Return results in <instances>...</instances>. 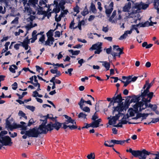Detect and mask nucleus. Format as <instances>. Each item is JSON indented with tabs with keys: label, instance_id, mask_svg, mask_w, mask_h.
I'll return each mask as SVG.
<instances>
[{
	"label": "nucleus",
	"instance_id": "obj_1",
	"mask_svg": "<svg viewBox=\"0 0 159 159\" xmlns=\"http://www.w3.org/2000/svg\"><path fill=\"white\" fill-rule=\"evenodd\" d=\"M148 7V5L147 4L141 2L135 4V6L132 7V11L130 13L129 12L126 14L125 18L126 19H132L130 20L132 23H136L137 21L139 19L140 16L139 13L140 12L141 9H146Z\"/></svg>",
	"mask_w": 159,
	"mask_h": 159
},
{
	"label": "nucleus",
	"instance_id": "obj_2",
	"mask_svg": "<svg viewBox=\"0 0 159 159\" xmlns=\"http://www.w3.org/2000/svg\"><path fill=\"white\" fill-rule=\"evenodd\" d=\"M149 80L146 81V83L143 87V89H146L144 90L143 92L142 93L141 96L143 98L142 101L147 102H149L151 101L153 96V93L152 92L149 93V89L152 85L154 83V81H152L150 83H149Z\"/></svg>",
	"mask_w": 159,
	"mask_h": 159
},
{
	"label": "nucleus",
	"instance_id": "obj_3",
	"mask_svg": "<svg viewBox=\"0 0 159 159\" xmlns=\"http://www.w3.org/2000/svg\"><path fill=\"white\" fill-rule=\"evenodd\" d=\"M148 106V103L144 101L137 102L133 106L134 110L132 108L129 109L127 115H129L130 116H134L135 114L137 113L138 111H140L145 109Z\"/></svg>",
	"mask_w": 159,
	"mask_h": 159
},
{
	"label": "nucleus",
	"instance_id": "obj_4",
	"mask_svg": "<svg viewBox=\"0 0 159 159\" xmlns=\"http://www.w3.org/2000/svg\"><path fill=\"white\" fill-rule=\"evenodd\" d=\"M114 110L113 111V114L116 112H117L118 114H116V116H113L111 119H110V117L108 118V119H109L108 123L110 125L115 124L116 121L118 120L120 116L123 115V114L121 112L123 111L124 108L123 106H120L114 107Z\"/></svg>",
	"mask_w": 159,
	"mask_h": 159
},
{
	"label": "nucleus",
	"instance_id": "obj_5",
	"mask_svg": "<svg viewBox=\"0 0 159 159\" xmlns=\"http://www.w3.org/2000/svg\"><path fill=\"white\" fill-rule=\"evenodd\" d=\"M152 18V17H150L149 19V20L150 21V22H149L148 21H147L144 23H139L137 25H132L131 27L130 30H129V31H131V34L133 30H136V29L137 30V27L138 26H139L140 27H148L149 26H153L154 24H157V22H153L151 21Z\"/></svg>",
	"mask_w": 159,
	"mask_h": 159
},
{
	"label": "nucleus",
	"instance_id": "obj_6",
	"mask_svg": "<svg viewBox=\"0 0 159 159\" xmlns=\"http://www.w3.org/2000/svg\"><path fill=\"white\" fill-rule=\"evenodd\" d=\"M11 138L8 136H1L0 134V149L3 146H10L12 144Z\"/></svg>",
	"mask_w": 159,
	"mask_h": 159
},
{
	"label": "nucleus",
	"instance_id": "obj_7",
	"mask_svg": "<svg viewBox=\"0 0 159 159\" xmlns=\"http://www.w3.org/2000/svg\"><path fill=\"white\" fill-rule=\"evenodd\" d=\"M26 134L29 137L37 138L39 134L38 129L37 128H34L26 131Z\"/></svg>",
	"mask_w": 159,
	"mask_h": 159
},
{
	"label": "nucleus",
	"instance_id": "obj_8",
	"mask_svg": "<svg viewBox=\"0 0 159 159\" xmlns=\"http://www.w3.org/2000/svg\"><path fill=\"white\" fill-rule=\"evenodd\" d=\"M66 0H59V5H56L53 8V11L56 12V13H58L60 10L61 8L62 10H64L65 8L64 5L66 3Z\"/></svg>",
	"mask_w": 159,
	"mask_h": 159
},
{
	"label": "nucleus",
	"instance_id": "obj_9",
	"mask_svg": "<svg viewBox=\"0 0 159 159\" xmlns=\"http://www.w3.org/2000/svg\"><path fill=\"white\" fill-rule=\"evenodd\" d=\"M62 124L57 121H55V123H53L51 122L50 123L48 124V127L49 128V130L51 131L54 129H55L57 130L59 129L61 127Z\"/></svg>",
	"mask_w": 159,
	"mask_h": 159
},
{
	"label": "nucleus",
	"instance_id": "obj_10",
	"mask_svg": "<svg viewBox=\"0 0 159 159\" xmlns=\"http://www.w3.org/2000/svg\"><path fill=\"white\" fill-rule=\"evenodd\" d=\"M37 129L39 134H46L48 131H50L49 128L48 127V124L46 126L45 125L41 124Z\"/></svg>",
	"mask_w": 159,
	"mask_h": 159
},
{
	"label": "nucleus",
	"instance_id": "obj_11",
	"mask_svg": "<svg viewBox=\"0 0 159 159\" xmlns=\"http://www.w3.org/2000/svg\"><path fill=\"white\" fill-rule=\"evenodd\" d=\"M102 44L101 43H98L94 44L92 45L90 49H92V50H96L95 51L94 53L95 54H99L102 51V50L101 49L102 48Z\"/></svg>",
	"mask_w": 159,
	"mask_h": 159
},
{
	"label": "nucleus",
	"instance_id": "obj_12",
	"mask_svg": "<svg viewBox=\"0 0 159 159\" xmlns=\"http://www.w3.org/2000/svg\"><path fill=\"white\" fill-rule=\"evenodd\" d=\"M28 3H27L26 4L25 7V10L24 11L25 13L28 14V15H34L36 13V11L33 10L30 7V6L31 5L27 4Z\"/></svg>",
	"mask_w": 159,
	"mask_h": 159
},
{
	"label": "nucleus",
	"instance_id": "obj_13",
	"mask_svg": "<svg viewBox=\"0 0 159 159\" xmlns=\"http://www.w3.org/2000/svg\"><path fill=\"white\" fill-rule=\"evenodd\" d=\"M113 2H111L108 6L105 5V8L106 9V13L108 16H109L110 14L113 10Z\"/></svg>",
	"mask_w": 159,
	"mask_h": 159
},
{
	"label": "nucleus",
	"instance_id": "obj_14",
	"mask_svg": "<svg viewBox=\"0 0 159 159\" xmlns=\"http://www.w3.org/2000/svg\"><path fill=\"white\" fill-rule=\"evenodd\" d=\"M52 115L51 114H48L47 116H44L41 117L40 120L41 121H43L42 124L45 125L47 123V119L48 118L51 119L52 120L54 121L55 120L54 118L52 117Z\"/></svg>",
	"mask_w": 159,
	"mask_h": 159
},
{
	"label": "nucleus",
	"instance_id": "obj_15",
	"mask_svg": "<svg viewBox=\"0 0 159 159\" xmlns=\"http://www.w3.org/2000/svg\"><path fill=\"white\" fill-rule=\"evenodd\" d=\"M112 99L113 101V103H119L121 102L122 101V98L120 94L118 95L116 97L115 96H114L112 98ZM118 106H123V105H120L119 104H118Z\"/></svg>",
	"mask_w": 159,
	"mask_h": 159
},
{
	"label": "nucleus",
	"instance_id": "obj_16",
	"mask_svg": "<svg viewBox=\"0 0 159 159\" xmlns=\"http://www.w3.org/2000/svg\"><path fill=\"white\" fill-rule=\"evenodd\" d=\"M54 40V38H48L47 40L45 42L43 45L46 46H51L53 44Z\"/></svg>",
	"mask_w": 159,
	"mask_h": 159
},
{
	"label": "nucleus",
	"instance_id": "obj_17",
	"mask_svg": "<svg viewBox=\"0 0 159 159\" xmlns=\"http://www.w3.org/2000/svg\"><path fill=\"white\" fill-rule=\"evenodd\" d=\"M101 121V119H97L96 120H93L92 122L93 128H97L99 126L100 123Z\"/></svg>",
	"mask_w": 159,
	"mask_h": 159
},
{
	"label": "nucleus",
	"instance_id": "obj_18",
	"mask_svg": "<svg viewBox=\"0 0 159 159\" xmlns=\"http://www.w3.org/2000/svg\"><path fill=\"white\" fill-rule=\"evenodd\" d=\"M61 124L63 125V128L64 129H66L67 127H69L71 129H74L77 128V126L75 125H67L66 122H64Z\"/></svg>",
	"mask_w": 159,
	"mask_h": 159
},
{
	"label": "nucleus",
	"instance_id": "obj_19",
	"mask_svg": "<svg viewBox=\"0 0 159 159\" xmlns=\"http://www.w3.org/2000/svg\"><path fill=\"white\" fill-rule=\"evenodd\" d=\"M131 8V3L128 2L125 4L123 7V11L124 12H128Z\"/></svg>",
	"mask_w": 159,
	"mask_h": 159
},
{
	"label": "nucleus",
	"instance_id": "obj_20",
	"mask_svg": "<svg viewBox=\"0 0 159 159\" xmlns=\"http://www.w3.org/2000/svg\"><path fill=\"white\" fill-rule=\"evenodd\" d=\"M131 31H129V30H127L124 33L121 35L119 38V39L120 40H122L123 39H125L128 36V34H131Z\"/></svg>",
	"mask_w": 159,
	"mask_h": 159
},
{
	"label": "nucleus",
	"instance_id": "obj_21",
	"mask_svg": "<svg viewBox=\"0 0 159 159\" xmlns=\"http://www.w3.org/2000/svg\"><path fill=\"white\" fill-rule=\"evenodd\" d=\"M110 142L111 143H113L114 144L122 145L125 143V140H111Z\"/></svg>",
	"mask_w": 159,
	"mask_h": 159
},
{
	"label": "nucleus",
	"instance_id": "obj_22",
	"mask_svg": "<svg viewBox=\"0 0 159 159\" xmlns=\"http://www.w3.org/2000/svg\"><path fill=\"white\" fill-rule=\"evenodd\" d=\"M100 62L102 63V65L107 70H108L110 67V64L106 61H101Z\"/></svg>",
	"mask_w": 159,
	"mask_h": 159
},
{
	"label": "nucleus",
	"instance_id": "obj_23",
	"mask_svg": "<svg viewBox=\"0 0 159 159\" xmlns=\"http://www.w3.org/2000/svg\"><path fill=\"white\" fill-rule=\"evenodd\" d=\"M52 74H56V76H59L61 75V72L60 71H58L57 67H55L54 69H51L50 70Z\"/></svg>",
	"mask_w": 159,
	"mask_h": 159
},
{
	"label": "nucleus",
	"instance_id": "obj_24",
	"mask_svg": "<svg viewBox=\"0 0 159 159\" xmlns=\"http://www.w3.org/2000/svg\"><path fill=\"white\" fill-rule=\"evenodd\" d=\"M80 107L83 111L89 113L90 112V109L89 107H83V105L78 104Z\"/></svg>",
	"mask_w": 159,
	"mask_h": 159
},
{
	"label": "nucleus",
	"instance_id": "obj_25",
	"mask_svg": "<svg viewBox=\"0 0 159 159\" xmlns=\"http://www.w3.org/2000/svg\"><path fill=\"white\" fill-rule=\"evenodd\" d=\"M144 151V149H143L142 151H140L139 159H146L147 156Z\"/></svg>",
	"mask_w": 159,
	"mask_h": 159
},
{
	"label": "nucleus",
	"instance_id": "obj_26",
	"mask_svg": "<svg viewBox=\"0 0 159 159\" xmlns=\"http://www.w3.org/2000/svg\"><path fill=\"white\" fill-rule=\"evenodd\" d=\"M47 0H40L39 2V7H41V8L46 7V2H47Z\"/></svg>",
	"mask_w": 159,
	"mask_h": 159
},
{
	"label": "nucleus",
	"instance_id": "obj_27",
	"mask_svg": "<svg viewBox=\"0 0 159 159\" xmlns=\"http://www.w3.org/2000/svg\"><path fill=\"white\" fill-rule=\"evenodd\" d=\"M21 126L20 125H17L15 123H13L11 125H9V129L10 130H12L13 129L19 128Z\"/></svg>",
	"mask_w": 159,
	"mask_h": 159
},
{
	"label": "nucleus",
	"instance_id": "obj_28",
	"mask_svg": "<svg viewBox=\"0 0 159 159\" xmlns=\"http://www.w3.org/2000/svg\"><path fill=\"white\" fill-rule=\"evenodd\" d=\"M37 4V0H29L27 4L29 5H33V7L36 8L35 5Z\"/></svg>",
	"mask_w": 159,
	"mask_h": 159
},
{
	"label": "nucleus",
	"instance_id": "obj_29",
	"mask_svg": "<svg viewBox=\"0 0 159 159\" xmlns=\"http://www.w3.org/2000/svg\"><path fill=\"white\" fill-rule=\"evenodd\" d=\"M55 7L54 5H50V6L48 7V11H49L48 15V17H49L51 16V13L52 12H55L53 11V9L52 10V7Z\"/></svg>",
	"mask_w": 159,
	"mask_h": 159
},
{
	"label": "nucleus",
	"instance_id": "obj_30",
	"mask_svg": "<svg viewBox=\"0 0 159 159\" xmlns=\"http://www.w3.org/2000/svg\"><path fill=\"white\" fill-rule=\"evenodd\" d=\"M90 10L92 11V12L94 13H95L97 12V10L96 9L95 5L92 2L91 4V6H90Z\"/></svg>",
	"mask_w": 159,
	"mask_h": 159
},
{
	"label": "nucleus",
	"instance_id": "obj_31",
	"mask_svg": "<svg viewBox=\"0 0 159 159\" xmlns=\"http://www.w3.org/2000/svg\"><path fill=\"white\" fill-rule=\"evenodd\" d=\"M87 103L90 105H92V103L91 102L90 100H88L87 101H86L84 100L82 98L81 99L80 101L79 102L78 104H80L82 105H84V103Z\"/></svg>",
	"mask_w": 159,
	"mask_h": 159
},
{
	"label": "nucleus",
	"instance_id": "obj_32",
	"mask_svg": "<svg viewBox=\"0 0 159 159\" xmlns=\"http://www.w3.org/2000/svg\"><path fill=\"white\" fill-rule=\"evenodd\" d=\"M116 15V11L115 10L113 11L112 13L111 16L110 17L109 19V21L111 22L112 23H115L114 20H112L113 19Z\"/></svg>",
	"mask_w": 159,
	"mask_h": 159
},
{
	"label": "nucleus",
	"instance_id": "obj_33",
	"mask_svg": "<svg viewBox=\"0 0 159 159\" xmlns=\"http://www.w3.org/2000/svg\"><path fill=\"white\" fill-rule=\"evenodd\" d=\"M54 31V30H49L46 34L48 38H54L53 37V32Z\"/></svg>",
	"mask_w": 159,
	"mask_h": 159
},
{
	"label": "nucleus",
	"instance_id": "obj_34",
	"mask_svg": "<svg viewBox=\"0 0 159 159\" xmlns=\"http://www.w3.org/2000/svg\"><path fill=\"white\" fill-rule=\"evenodd\" d=\"M17 69V67L15 65H12L9 68V70L11 72L13 73H15L16 72L15 70Z\"/></svg>",
	"mask_w": 159,
	"mask_h": 159
},
{
	"label": "nucleus",
	"instance_id": "obj_35",
	"mask_svg": "<svg viewBox=\"0 0 159 159\" xmlns=\"http://www.w3.org/2000/svg\"><path fill=\"white\" fill-rule=\"evenodd\" d=\"M29 43V40L28 39L27 40H24L23 42H20V43L21 44V46H22L23 47H24L28 45V44Z\"/></svg>",
	"mask_w": 159,
	"mask_h": 159
},
{
	"label": "nucleus",
	"instance_id": "obj_36",
	"mask_svg": "<svg viewBox=\"0 0 159 159\" xmlns=\"http://www.w3.org/2000/svg\"><path fill=\"white\" fill-rule=\"evenodd\" d=\"M140 97H141L142 98H143L141 96H140V97H137V96H135V97H133L131 99V102H137L138 101H139V99H140L139 98ZM142 99H143V98H142L141 102L143 101Z\"/></svg>",
	"mask_w": 159,
	"mask_h": 159
},
{
	"label": "nucleus",
	"instance_id": "obj_37",
	"mask_svg": "<svg viewBox=\"0 0 159 159\" xmlns=\"http://www.w3.org/2000/svg\"><path fill=\"white\" fill-rule=\"evenodd\" d=\"M45 36L44 35H42L41 36L40 38L39 39V41L40 42V43L42 45H43L45 42Z\"/></svg>",
	"mask_w": 159,
	"mask_h": 159
},
{
	"label": "nucleus",
	"instance_id": "obj_38",
	"mask_svg": "<svg viewBox=\"0 0 159 159\" xmlns=\"http://www.w3.org/2000/svg\"><path fill=\"white\" fill-rule=\"evenodd\" d=\"M122 79L125 81V82L129 84L131 82L130 76L126 77V76H123L122 77Z\"/></svg>",
	"mask_w": 159,
	"mask_h": 159
},
{
	"label": "nucleus",
	"instance_id": "obj_39",
	"mask_svg": "<svg viewBox=\"0 0 159 159\" xmlns=\"http://www.w3.org/2000/svg\"><path fill=\"white\" fill-rule=\"evenodd\" d=\"M88 159H95V155L94 152H91L87 156Z\"/></svg>",
	"mask_w": 159,
	"mask_h": 159
},
{
	"label": "nucleus",
	"instance_id": "obj_40",
	"mask_svg": "<svg viewBox=\"0 0 159 159\" xmlns=\"http://www.w3.org/2000/svg\"><path fill=\"white\" fill-rule=\"evenodd\" d=\"M140 151L139 150H134L132 155L135 157H137L139 156Z\"/></svg>",
	"mask_w": 159,
	"mask_h": 159
},
{
	"label": "nucleus",
	"instance_id": "obj_41",
	"mask_svg": "<svg viewBox=\"0 0 159 159\" xmlns=\"http://www.w3.org/2000/svg\"><path fill=\"white\" fill-rule=\"evenodd\" d=\"M148 107L150 108L153 111H155L157 108V106L155 105H152L151 104H149Z\"/></svg>",
	"mask_w": 159,
	"mask_h": 159
},
{
	"label": "nucleus",
	"instance_id": "obj_42",
	"mask_svg": "<svg viewBox=\"0 0 159 159\" xmlns=\"http://www.w3.org/2000/svg\"><path fill=\"white\" fill-rule=\"evenodd\" d=\"M88 13L89 11L86 7L84 8L83 11L81 13L82 15L84 16L88 14Z\"/></svg>",
	"mask_w": 159,
	"mask_h": 159
},
{
	"label": "nucleus",
	"instance_id": "obj_43",
	"mask_svg": "<svg viewBox=\"0 0 159 159\" xmlns=\"http://www.w3.org/2000/svg\"><path fill=\"white\" fill-rule=\"evenodd\" d=\"M6 11V7H4V8L1 6H0V14H4Z\"/></svg>",
	"mask_w": 159,
	"mask_h": 159
},
{
	"label": "nucleus",
	"instance_id": "obj_44",
	"mask_svg": "<svg viewBox=\"0 0 159 159\" xmlns=\"http://www.w3.org/2000/svg\"><path fill=\"white\" fill-rule=\"evenodd\" d=\"M18 17H16L15 19L12 21L11 22V24H13L14 25H16L18 23Z\"/></svg>",
	"mask_w": 159,
	"mask_h": 159
},
{
	"label": "nucleus",
	"instance_id": "obj_45",
	"mask_svg": "<svg viewBox=\"0 0 159 159\" xmlns=\"http://www.w3.org/2000/svg\"><path fill=\"white\" fill-rule=\"evenodd\" d=\"M150 114V113H143L141 114V116L142 118H139V119H140L141 121H142L144 119H145L146 117Z\"/></svg>",
	"mask_w": 159,
	"mask_h": 159
},
{
	"label": "nucleus",
	"instance_id": "obj_46",
	"mask_svg": "<svg viewBox=\"0 0 159 159\" xmlns=\"http://www.w3.org/2000/svg\"><path fill=\"white\" fill-rule=\"evenodd\" d=\"M75 23L74 22V20H72L70 25V28L71 29H75L77 28V26L74 27Z\"/></svg>",
	"mask_w": 159,
	"mask_h": 159
},
{
	"label": "nucleus",
	"instance_id": "obj_47",
	"mask_svg": "<svg viewBox=\"0 0 159 159\" xmlns=\"http://www.w3.org/2000/svg\"><path fill=\"white\" fill-rule=\"evenodd\" d=\"M69 52L71 53L73 55H77L80 52L79 50L74 51L73 50H69Z\"/></svg>",
	"mask_w": 159,
	"mask_h": 159
},
{
	"label": "nucleus",
	"instance_id": "obj_48",
	"mask_svg": "<svg viewBox=\"0 0 159 159\" xmlns=\"http://www.w3.org/2000/svg\"><path fill=\"white\" fill-rule=\"evenodd\" d=\"M57 14L55 16V19L57 22L60 21L62 17H63L62 14H60L58 17H57Z\"/></svg>",
	"mask_w": 159,
	"mask_h": 159
},
{
	"label": "nucleus",
	"instance_id": "obj_49",
	"mask_svg": "<svg viewBox=\"0 0 159 159\" xmlns=\"http://www.w3.org/2000/svg\"><path fill=\"white\" fill-rule=\"evenodd\" d=\"M18 114L19 116L23 117L26 119L27 118V116H25V114L22 111H19Z\"/></svg>",
	"mask_w": 159,
	"mask_h": 159
},
{
	"label": "nucleus",
	"instance_id": "obj_50",
	"mask_svg": "<svg viewBox=\"0 0 159 159\" xmlns=\"http://www.w3.org/2000/svg\"><path fill=\"white\" fill-rule=\"evenodd\" d=\"M86 116L87 115L83 112H81L78 115V117L79 118H81L85 119L86 118Z\"/></svg>",
	"mask_w": 159,
	"mask_h": 159
},
{
	"label": "nucleus",
	"instance_id": "obj_51",
	"mask_svg": "<svg viewBox=\"0 0 159 159\" xmlns=\"http://www.w3.org/2000/svg\"><path fill=\"white\" fill-rule=\"evenodd\" d=\"M24 31L21 29H19L18 31L15 32L14 33V34L16 36L19 35L20 33L24 32Z\"/></svg>",
	"mask_w": 159,
	"mask_h": 159
},
{
	"label": "nucleus",
	"instance_id": "obj_52",
	"mask_svg": "<svg viewBox=\"0 0 159 159\" xmlns=\"http://www.w3.org/2000/svg\"><path fill=\"white\" fill-rule=\"evenodd\" d=\"M69 118H67V122H70V123H72L73 125H74V124H76L75 122L74 121V120H73L71 117H69Z\"/></svg>",
	"mask_w": 159,
	"mask_h": 159
},
{
	"label": "nucleus",
	"instance_id": "obj_53",
	"mask_svg": "<svg viewBox=\"0 0 159 159\" xmlns=\"http://www.w3.org/2000/svg\"><path fill=\"white\" fill-rule=\"evenodd\" d=\"M20 42H19L18 43H16L14 46V48L16 50H18L19 49L20 47L21 46V44L20 43Z\"/></svg>",
	"mask_w": 159,
	"mask_h": 159
},
{
	"label": "nucleus",
	"instance_id": "obj_54",
	"mask_svg": "<svg viewBox=\"0 0 159 159\" xmlns=\"http://www.w3.org/2000/svg\"><path fill=\"white\" fill-rule=\"evenodd\" d=\"M158 121H159V118L153 119L151 122L148 123V124L149 125L151 123H155Z\"/></svg>",
	"mask_w": 159,
	"mask_h": 159
},
{
	"label": "nucleus",
	"instance_id": "obj_55",
	"mask_svg": "<svg viewBox=\"0 0 159 159\" xmlns=\"http://www.w3.org/2000/svg\"><path fill=\"white\" fill-rule=\"evenodd\" d=\"M26 107L32 111H34L35 109V107L32 106H27Z\"/></svg>",
	"mask_w": 159,
	"mask_h": 159
},
{
	"label": "nucleus",
	"instance_id": "obj_56",
	"mask_svg": "<svg viewBox=\"0 0 159 159\" xmlns=\"http://www.w3.org/2000/svg\"><path fill=\"white\" fill-rule=\"evenodd\" d=\"M79 9L80 7L77 5H76L74 8V12H76V14H77L80 11Z\"/></svg>",
	"mask_w": 159,
	"mask_h": 159
},
{
	"label": "nucleus",
	"instance_id": "obj_57",
	"mask_svg": "<svg viewBox=\"0 0 159 159\" xmlns=\"http://www.w3.org/2000/svg\"><path fill=\"white\" fill-rule=\"evenodd\" d=\"M86 125L85 126H84L82 127V129H83L84 128H88L90 127H92L93 128V126L92 125V122L89 124H86Z\"/></svg>",
	"mask_w": 159,
	"mask_h": 159
},
{
	"label": "nucleus",
	"instance_id": "obj_58",
	"mask_svg": "<svg viewBox=\"0 0 159 159\" xmlns=\"http://www.w3.org/2000/svg\"><path fill=\"white\" fill-rule=\"evenodd\" d=\"M98 117L95 112L94 115L93 116L92 120H96L97 119H98Z\"/></svg>",
	"mask_w": 159,
	"mask_h": 159
},
{
	"label": "nucleus",
	"instance_id": "obj_59",
	"mask_svg": "<svg viewBox=\"0 0 159 159\" xmlns=\"http://www.w3.org/2000/svg\"><path fill=\"white\" fill-rule=\"evenodd\" d=\"M118 50H117V52H119L118 53H117V56L119 57H120V55L123 53L122 50L121 48H117Z\"/></svg>",
	"mask_w": 159,
	"mask_h": 159
},
{
	"label": "nucleus",
	"instance_id": "obj_60",
	"mask_svg": "<svg viewBox=\"0 0 159 159\" xmlns=\"http://www.w3.org/2000/svg\"><path fill=\"white\" fill-rule=\"evenodd\" d=\"M36 70L37 71H38L39 72H40V71L42 70V72H43V69L40 67L39 66H36Z\"/></svg>",
	"mask_w": 159,
	"mask_h": 159
},
{
	"label": "nucleus",
	"instance_id": "obj_61",
	"mask_svg": "<svg viewBox=\"0 0 159 159\" xmlns=\"http://www.w3.org/2000/svg\"><path fill=\"white\" fill-rule=\"evenodd\" d=\"M68 12V11L67 10H63L60 14H62L63 17H64Z\"/></svg>",
	"mask_w": 159,
	"mask_h": 159
},
{
	"label": "nucleus",
	"instance_id": "obj_62",
	"mask_svg": "<svg viewBox=\"0 0 159 159\" xmlns=\"http://www.w3.org/2000/svg\"><path fill=\"white\" fill-rule=\"evenodd\" d=\"M85 61H84L83 59H81L80 60H79L78 61V63L79 64H80V66H79V67H80L82 65L83 63H84Z\"/></svg>",
	"mask_w": 159,
	"mask_h": 159
},
{
	"label": "nucleus",
	"instance_id": "obj_63",
	"mask_svg": "<svg viewBox=\"0 0 159 159\" xmlns=\"http://www.w3.org/2000/svg\"><path fill=\"white\" fill-rule=\"evenodd\" d=\"M34 123V121L33 119H30L29 122V123L28 124V126H30L32 125Z\"/></svg>",
	"mask_w": 159,
	"mask_h": 159
},
{
	"label": "nucleus",
	"instance_id": "obj_64",
	"mask_svg": "<svg viewBox=\"0 0 159 159\" xmlns=\"http://www.w3.org/2000/svg\"><path fill=\"white\" fill-rule=\"evenodd\" d=\"M12 88L14 90H16L17 87V84L16 82H15L12 85Z\"/></svg>",
	"mask_w": 159,
	"mask_h": 159
}]
</instances>
